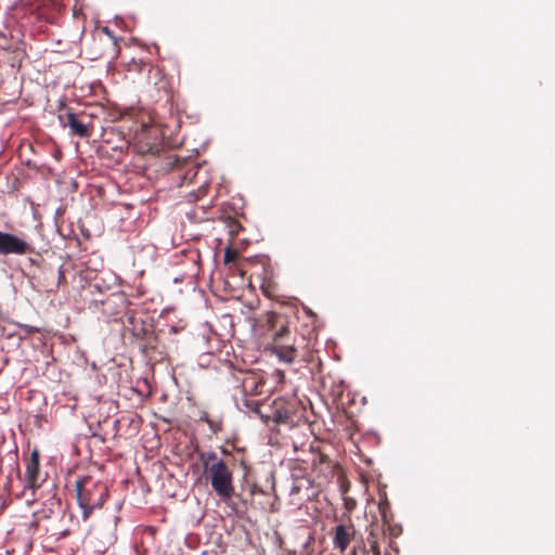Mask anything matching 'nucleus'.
<instances>
[{
	"label": "nucleus",
	"mask_w": 555,
	"mask_h": 555,
	"mask_svg": "<svg viewBox=\"0 0 555 555\" xmlns=\"http://www.w3.org/2000/svg\"><path fill=\"white\" fill-rule=\"evenodd\" d=\"M199 460L204 467V473L207 472L208 467H211L215 463L224 462L223 460L218 459L215 452H202L199 453Z\"/></svg>",
	"instance_id": "nucleus-10"
},
{
	"label": "nucleus",
	"mask_w": 555,
	"mask_h": 555,
	"mask_svg": "<svg viewBox=\"0 0 555 555\" xmlns=\"http://www.w3.org/2000/svg\"><path fill=\"white\" fill-rule=\"evenodd\" d=\"M370 550L373 555H380L378 541H372V544L370 545Z\"/></svg>",
	"instance_id": "nucleus-16"
},
{
	"label": "nucleus",
	"mask_w": 555,
	"mask_h": 555,
	"mask_svg": "<svg viewBox=\"0 0 555 555\" xmlns=\"http://www.w3.org/2000/svg\"><path fill=\"white\" fill-rule=\"evenodd\" d=\"M20 327H21V330L25 334H28V335L40 333V328L39 327L31 326V325H28V324H21Z\"/></svg>",
	"instance_id": "nucleus-12"
},
{
	"label": "nucleus",
	"mask_w": 555,
	"mask_h": 555,
	"mask_svg": "<svg viewBox=\"0 0 555 555\" xmlns=\"http://www.w3.org/2000/svg\"><path fill=\"white\" fill-rule=\"evenodd\" d=\"M388 507H389V503H388L387 498H385L378 504V509H379V513L383 516V518H386V513H387Z\"/></svg>",
	"instance_id": "nucleus-14"
},
{
	"label": "nucleus",
	"mask_w": 555,
	"mask_h": 555,
	"mask_svg": "<svg viewBox=\"0 0 555 555\" xmlns=\"http://www.w3.org/2000/svg\"><path fill=\"white\" fill-rule=\"evenodd\" d=\"M318 462H319L320 464H330V463H331V460H330V457H328L326 454H324V453H320V454L318 455Z\"/></svg>",
	"instance_id": "nucleus-17"
},
{
	"label": "nucleus",
	"mask_w": 555,
	"mask_h": 555,
	"mask_svg": "<svg viewBox=\"0 0 555 555\" xmlns=\"http://www.w3.org/2000/svg\"><path fill=\"white\" fill-rule=\"evenodd\" d=\"M202 420H204L205 422H207V424L209 425V427L215 431L217 433L218 430L221 429V425L219 422H214L208 418V415L205 414L204 417H202Z\"/></svg>",
	"instance_id": "nucleus-13"
},
{
	"label": "nucleus",
	"mask_w": 555,
	"mask_h": 555,
	"mask_svg": "<svg viewBox=\"0 0 555 555\" xmlns=\"http://www.w3.org/2000/svg\"><path fill=\"white\" fill-rule=\"evenodd\" d=\"M76 492L78 505L82 509L85 519L89 518L95 508H101L108 496L106 485L90 476L76 481Z\"/></svg>",
	"instance_id": "nucleus-2"
},
{
	"label": "nucleus",
	"mask_w": 555,
	"mask_h": 555,
	"mask_svg": "<svg viewBox=\"0 0 555 555\" xmlns=\"http://www.w3.org/2000/svg\"><path fill=\"white\" fill-rule=\"evenodd\" d=\"M59 118L64 127L70 129L72 134L80 138H89L91 135L90 127L82 122L74 112L68 111L64 115H59Z\"/></svg>",
	"instance_id": "nucleus-9"
},
{
	"label": "nucleus",
	"mask_w": 555,
	"mask_h": 555,
	"mask_svg": "<svg viewBox=\"0 0 555 555\" xmlns=\"http://www.w3.org/2000/svg\"><path fill=\"white\" fill-rule=\"evenodd\" d=\"M204 474L210 480L214 491L220 499L228 502L233 496V473L225 462L215 463Z\"/></svg>",
	"instance_id": "nucleus-4"
},
{
	"label": "nucleus",
	"mask_w": 555,
	"mask_h": 555,
	"mask_svg": "<svg viewBox=\"0 0 555 555\" xmlns=\"http://www.w3.org/2000/svg\"><path fill=\"white\" fill-rule=\"evenodd\" d=\"M294 412L295 406L292 402L285 400L284 398H278L273 400L270 406V413L267 415V417L272 420L278 425H288L294 423Z\"/></svg>",
	"instance_id": "nucleus-6"
},
{
	"label": "nucleus",
	"mask_w": 555,
	"mask_h": 555,
	"mask_svg": "<svg viewBox=\"0 0 555 555\" xmlns=\"http://www.w3.org/2000/svg\"><path fill=\"white\" fill-rule=\"evenodd\" d=\"M43 479L40 476V453L34 449L26 462V488L33 491L39 489Z\"/></svg>",
	"instance_id": "nucleus-7"
},
{
	"label": "nucleus",
	"mask_w": 555,
	"mask_h": 555,
	"mask_svg": "<svg viewBox=\"0 0 555 555\" xmlns=\"http://www.w3.org/2000/svg\"><path fill=\"white\" fill-rule=\"evenodd\" d=\"M238 257V253L235 249L227 248L224 250L223 262L225 264L234 262Z\"/></svg>",
	"instance_id": "nucleus-11"
},
{
	"label": "nucleus",
	"mask_w": 555,
	"mask_h": 555,
	"mask_svg": "<svg viewBox=\"0 0 555 555\" xmlns=\"http://www.w3.org/2000/svg\"><path fill=\"white\" fill-rule=\"evenodd\" d=\"M34 251L30 243L24 238L0 231V255H27Z\"/></svg>",
	"instance_id": "nucleus-5"
},
{
	"label": "nucleus",
	"mask_w": 555,
	"mask_h": 555,
	"mask_svg": "<svg viewBox=\"0 0 555 555\" xmlns=\"http://www.w3.org/2000/svg\"><path fill=\"white\" fill-rule=\"evenodd\" d=\"M268 336L272 339L273 352L283 361L292 363L297 357V348L286 344L291 331L286 317L276 312H268L266 315Z\"/></svg>",
	"instance_id": "nucleus-1"
},
{
	"label": "nucleus",
	"mask_w": 555,
	"mask_h": 555,
	"mask_svg": "<svg viewBox=\"0 0 555 555\" xmlns=\"http://www.w3.org/2000/svg\"><path fill=\"white\" fill-rule=\"evenodd\" d=\"M356 528L352 524H339L334 528L333 546L344 554L354 538Z\"/></svg>",
	"instance_id": "nucleus-8"
},
{
	"label": "nucleus",
	"mask_w": 555,
	"mask_h": 555,
	"mask_svg": "<svg viewBox=\"0 0 555 555\" xmlns=\"http://www.w3.org/2000/svg\"><path fill=\"white\" fill-rule=\"evenodd\" d=\"M372 541H378V533L372 528L367 534V542L371 545Z\"/></svg>",
	"instance_id": "nucleus-15"
},
{
	"label": "nucleus",
	"mask_w": 555,
	"mask_h": 555,
	"mask_svg": "<svg viewBox=\"0 0 555 555\" xmlns=\"http://www.w3.org/2000/svg\"><path fill=\"white\" fill-rule=\"evenodd\" d=\"M175 173L181 180L180 186H196L190 191L194 201L199 199L207 193L211 179L206 164L189 163L183 169H179Z\"/></svg>",
	"instance_id": "nucleus-3"
}]
</instances>
